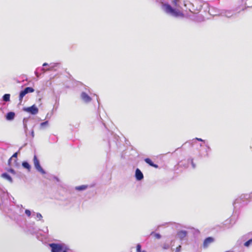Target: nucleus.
Segmentation results:
<instances>
[{
    "mask_svg": "<svg viewBox=\"0 0 252 252\" xmlns=\"http://www.w3.org/2000/svg\"><path fill=\"white\" fill-rule=\"evenodd\" d=\"M0 197L1 203L0 204V208L4 211L8 217L13 220L20 226H22L25 223V219L23 216V208L22 205L6 206L5 204V200L10 199L9 194L7 190L0 187Z\"/></svg>",
    "mask_w": 252,
    "mask_h": 252,
    "instance_id": "f257e3e1",
    "label": "nucleus"
},
{
    "mask_svg": "<svg viewBox=\"0 0 252 252\" xmlns=\"http://www.w3.org/2000/svg\"><path fill=\"white\" fill-rule=\"evenodd\" d=\"M163 10L168 14L174 17H183L184 14L179 10L173 8L168 3H164L162 5Z\"/></svg>",
    "mask_w": 252,
    "mask_h": 252,
    "instance_id": "f03ea898",
    "label": "nucleus"
},
{
    "mask_svg": "<svg viewBox=\"0 0 252 252\" xmlns=\"http://www.w3.org/2000/svg\"><path fill=\"white\" fill-rule=\"evenodd\" d=\"M68 246V245L63 243H51L49 244L51 252H63L65 249H67Z\"/></svg>",
    "mask_w": 252,
    "mask_h": 252,
    "instance_id": "7ed1b4c3",
    "label": "nucleus"
},
{
    "mask_svg": "<svg viewBox=\"0 0 252 252\" xmlns=\"http://www.w3.org/2000/svg\"><path fill=\"white\" fill-rule=\"evenodd\" d=\"M251 198L252 195L250 194H242L239 198L235 199L233 202V205L234 207H236L235 205L238 203L242 204V205H245L247 203V202H245V201H249Z\"/></svg>",
    "mask_w": 252,
    "mask_h": 252,
    "instance_id": "20e7f679",
    "label": "nucleus"
},
{
    "mask_svg": "<svg viewBox=\"0 0 252 252\" xmlns=\"http://www.w3.org/2000/svg\"><path fill=\"white\" fill-rule=\"evenodd\" d=\"M33 163L35 169L41 173L44 174H45V171L40 166L39 160L37 158L36 155L34 156L33 157Z\"/></svg>",
    "mask_w": 252,
    "mask_h": 252,
    "instance_id": "39448f33",
    "label": "nucleus"
},
{
    "mask_svg": "<svg viewBox=\"0 0 252 252\" xmlns=\"http://www.w3.org/2000/svg\"><path fill=\"white\" fill-rule=\"evenodd\" d=\"M23 110L32 115H35L38 112V109L35 105H33L30 107H24L23 108Z\"/></svg>",
    "mask_w": 252,
    "mask_h": 252,
    "instance_id": "423d86ee",
    "label": "nucleus"
},
{
    "mask_svg": "<svg viewBox=\"0 0 252 252\" xmlns=\"http://www.w3.org/2000/svg\"><path fill=\"white\" fill-rule=\"evenodd\" d=\"M29 231L32 234L36 233L37 231L40 230L35 225V223L33 222L32 223H30L27 226Z\"/></svg>",
    "mask_w": 252,
    "mask_h": 252,
    "instance_id": "0eeeda50",
    "label": "nucleus"
},
{
    "mask_svg": "<svg viewBox=\"0 0 252 252\" xmlns=\"http://www.w3.org/2000/svg\"><path fill=\"white\" fill-rule=\"evenodd\" d=\"M215 241V239L214 238L212 237H208L205 239L203 242V247L204 249L207 248L208 246L213 243Z\"/></svg>",
    "mask_w": 252,
    "mask_h": 252,
    "instance_id": "6e6552de",
    "label": "nucleus"
},
{
    "mask_svg": "<svg viewBox=\"0 0 252 252\" xmlns=\"http://www.w3.org/2000/svg\"><path fill=\"white\" fill-rule=\"evenodd\" d=\"M81 98L82 100L86 103H89L91 102L92 100L91 97L87 93L85 92H82L81 93Z\"/></svg>",
    "mask_w": 252,
    "mask_h": 252,
    "instance_id": "1a4fd4ad",
    "label": "nucleus"
},
{
    "mask_svg": "<svg viewBox=\"0 0 252 252\" xmlns=\"http://www.w3.org/2000/svg\"><path fill=\"white\" fill-rule=\"evenodd\" d=\"M206 149L203 153L199 152V156L200 157H208L209 154L208 153L211 151V148L209 146L208 143L205 144Z\"/></svg>",
    "mask_w": 252,
    "mask_h": 252,
    "instance_id": "9d476101",
    "label": "nucleus"
},
{
    "mask_svg": "<svg viewBox=\"0 0 252 252\" xmlns=\"http://www.w3.org/2000/svg\"><path fill=\"white\" fill-rule=\"evenodd\" d=\"M135 177L137 181H141L144 178L142 172L139 168H137L135 170Z\"/></svg>",
    "mask_w": 252,
    "mask_h": 252,
    "instance_id": "9b49d317",
    "label": "nucleus"
},
{
    "mask_svg": "<svg viewBox=\"0 0 252 252\" xmlns=\"http://www.w3.org/2000/svg\"><path fill=\"white\" fill-rule=\"evenodd\" d=\"M188 232L186 230H180L177 232V237L181 240H183L187 235Z\"/></svg>",
    "mask_w": 252,
    "mask_h": 252,
    "instance_id": "f8f14e48",
    "label": "nucleus"
},
{
    "mask_svg": "<svg viewBox=\"0 0 252 252\" xmlns=\"http://www.w3.org/2000/svg\"><path fill=\"white\" fill-rule=\"evenodd\" d=\"M32 217H33L34 219L37 220H40L43 222H44L43 217L42 215L39 213H35V212H32Z\"/></svg>",
    "mask_w": 252,
    "mask_h": 252,
    "instance_id": "ddd939ff",
    "label": "nucleus"
},
{
    "mask_svg": "<svg viewBox=\"0 0 252 252\" xmlns=\"http://www.w3.org/2000/svg\"><path fill=\"white\" fill-rule=\"evenodd\" d=\"M39 71H42L43 73H44L46 71H48L47 70V68H45L44 67H41V68H37L35 71H34V73H35V75L37 77H39L40 75V74L39 73Z\"/></svg>",
    "mask_w": 252,
    "mask_h": 252,
    "instance_id": "4468645a",
    "label": "nucleus"
},
{
    "mask_svg": "<svg viewBox=\"0 0 252 252\" xmlns=\"http://www.w3.org/2000/svg\"><path fill=\"white\" fill-rule=\"evenodd\" d=\"M15 116V114L13 112H9L5 115L6 119L8 121L13 120Z\"/></svg>",
    "mask_w": 252,
    "mask_h": 252,
    "instance_id": "2eb2a0df",
    "label": "nucleus"
},
{
    "mask_svg": "<svg viewBox=\"0 0 252 252\" xmlns=\"http://www.w3.org/2000/svg\"><path fill=\"white\" fill-rule=\"evenodd\" d=\"M144 161L151 166L154 167L156 168H157L158 167V165L155 164L149 158H146L144 159Z\"/></svg>",
    "mask_w": 252,
    "mask_h": 252,
    "instance_id": "dca6fc26",
    "label": "nucleus"
},
{
    "mask_svg": "<svg viewBox=\"0 0 252 252\" xmlns=\"http://www.w3.org/2000/svg\"><path fill=\"white\" fill-rule=\"evenodd\" d=\"M1 177L7 181H8L10 183L13 182V180L11 177L7 173H3L1 175Z\"/></svg>",
    "mask_w": 252,
    "mask_h": 252,
    "instance_id": "f3484780",
    "label": "nucleus"
},
{
    "mask_svg": "<svg viewBox=\"0 0 252 252\" xmlns=\"http://www.w3.org/2000/svg\"><path fill=\"white\" fill-rule=\"evenodd\" d=\"M60 64L59 63H51L49 65V67L47 68L48 71H53L55 68L58 67Z\"/></svg>",
    "mask_w": 252,
    "mask_h": 252,
    "instance_id": "a211bd4d",
    "label": "nucleus"
},
{
    "mask_svg": "<svg viewBox=\"0 0 252 252\" xmlns=\"http://www.w3.org/2000/svg\"><path fill=\"white\" fill-rule=\"evenodd\" d=\"M27 94L26 93V91H24V90H22L20 92V94H19V101H20V103H21L22 102V100H23V98L24 97V96Z\"/></svg>",
    "mask_w": 252,
    "mask_h": 252,
    "instance_id": "6ab92c4d",
    "label": "nucleus"
},
{
    "mask_svg": "<svg viewBox=\"0 0 252 252\" xmlns=\"http://www.w3.org/2000/svg\"><path fill=\"white\" fill-rule=\"evenodd\" d=\"M22 166L27 169H28L29 171L31 170V166L29 163V162L27 161H24L22 163Z\"/></svg>",
    "mask_w": 252,
    "mask_h": 252,
    "instance_id": "aec40b11",
    "label": "nucleus"
},
{
    "mask_svg": "<svg viewBox=\"0 0 252 252\" xmlns=\"http://www.w3.org/2000/svg\"><path fill=\"white\" fill-rule=\"evenodd\" d=\"M28 121L29 118H24L23 120V126L25 132H27V131L28 130L27 123Z\"/></svg>",
    "mask_w": 252,
    "mask_h": 252,
    "instance_id": "412c9836",
    "label": "nucleus"
},
{
    "mask_svg": "<svg viewBox=\"0 0 252 252\" xmlns=\"http://www.w3.org/2000/svg\"><path fill=\"white\" fill-rule=\"evenodd\" d=\"M87 185H81L79 186H77L75 187V189L78 191H82L88 188Z\"/></svg>",
    "mask_w": 252,
    "mask_h": 252,
    "instance_id": "4be33fe9",
    "label": "nucleus"
},
{
    "mask_svg": "<svg viewBox=\"0 0 252 252\" xmlns=\"http://www.w3.org/2000/svg\"><path fill=\"white\" fill-rule=\"evenodd\" d=\"M10 94H4L2 98V100L4 102H8L10 101Z\"/></svg>",
    "mask_w": 252,
    "mask_h": 252,
    "instance_id": "5701e85b",
    "label": "nucleus"
},
{
    "mask_svg": "<svg viewBox=\"0 0 252 252\" xmlns=\"http://www.w3.org/2000/svg\"><path fill=\"white\" fill-rule=\"evenodd\" d=\"M24 90L26 91L27 94L32 93L34 91L33 88L30 87H26Z\"/></svg>",
    "mask_w": 252,
    "mask_h": 252,
    "instance_id": "b1692460",
    "label": "nucleus"
},
{
    "mask_svg": "<svg viewBox=\"0 0 252 252\" xmlns=\"http://www.w3.org/2000/svg\"><path fill=\"white\" fill-rule=\"evenodd\" d=\"M48 125V121H46L44 122L40 123V127L41 129L44 128L45 127L47 126Z\"/></svg>",
    "mask_w": 252,
    "mask_h": 252,
    "instance_id": "393cba45",
    "label": "nucleus"
},
{
    "mask_svg": "<svg viewBox=\"0 0 252 252\" xmlns=\"http://www.w3.org/2000/svg\"><path fill=\"white\" fill-rule=\"evenodd\" d=\"M196 141H200V142H203L204 144H206V141L205 140H203L201 138H195L194 139H193L192 140H191V142L192 143H194Z\"/></svg>",
    "mask_w": 252,
    "mask_h": 252,
    "instance_id": "a878e982",
    "label": "nucleus"
},
{
    "mask_svg": "<svg viewBox=\"0 0 252 252\" xmlns=\"http://www.w3.org/2000/svg\"><path fill=\"white\" fill-rule=\"evenodd\" d=\"M188 163H190L191 166L193 169H194L196 167V165L195 163L193 162V160L192 158H189L188 160Z\"/></svg>",
    "mask_w": 252,
    "mask_h": 252,
    "instance_id": "bb28decb",
    "label": "nucleus"
},
{
    "mask_svg": "<svg viewBox=\"0 0 252 252\" xmlns=\"http://www.w3.org/2000/svg\"><path fill=\"white\" fill-rule=\"evenodd\" d=\"M251 245H252V238L249 239L244 243V246L246 247H248Z\"/></svg>",
    "mask_w": 252,
    "mask_h": 252,
    "instance_id": "cd10ccee",
    "label": "nucleus"
},
{
    "mask_svg": "<svg viewBox=\"0 0 252 252\" xmlns=\"http://www.w3.org/2000/svg\"><path fill=\"white\" fill-rule=\"evenodd\" d=\"M25 213L26 214V215L30 217H31V216H32V212L30 210H28V209H26L25 210Z\"/></svg>",
    "mask_w": 252,
    "mask_h": 252,
    "instance_id": "c85d7f7f",
    "label": "nucleus"
},
{
    "mask_svg": "<svg viewBox=\"0 0 252 252\" xmlns=\"http://www.w3.org/2000/svg\"><path fill=\"white\" fill-rule=\"evenodd\" d=\"M136 252H142L141 251V246L140 244H138L136 246Z\"/></svg>",
    "mask_w": 252,
    "mask_h": 252,
    "instance_id": "c756f323",
    "label": "nucleus"
},
{
    "mask_svg": "<svg viewBox=\"0 0 252 252\" xmlns=\"http://www.w3.org/2000/svg\"><path fill=\"white\" fill-rule=\"evenodd\" d=\"M170 245L168 244L165 243L162 246V248L164 250H167L169 248Z\"/></svg>",
    "mask_w": 252,
    "mask_h": 252,
    "instance_id": "7c9ffc66",
    "label": "nucleus"
},
{
    "mask_svg": "<svg viewBox=\"0 0 252 252\" xmlns=\"http://www.w3.org/2000/svg\"><path fill=\"white\" fill-rule=\"evenodd\" d=\"M172 2L173 4L175 6H178L179 0H173Z\"/></svg>",
    "mask_w": 252,
    "mask_h": 252,
    "instance_id": "2f4dec72",
    "label": "nucleus"
},
{
    "mask_svg": "<svg viewBox=\"0 0 252 252\" xmlns=\"http://www.w3.org/2000/svg\"><path fill=\"white\" fill-rule=\"evenodd\" d=\"M232 15V14L229 11H227V12H225V16H226L227 17H230Z\"/></svg>",
    "mask_w": 252,
    "mask_h": 252,
    "instance_id": "473e14b6",
    "label": "nucleus"
},
{
    "mask_svg": "<svg viewBox=\"0 0 252 252\" xmlns=\"http://www.w3.org/2000/svg\"><path fill=\"white\" fill-rule=\"evenodd\" d=\"M8 171L11 173L12 174H15V170L12 169V168H10L8 170Z\"/></svg>",
    "mask_w": 252,
    "mask_h": 252,
    "instance_id": "72a5a7b5",
    "label": "nucleus"
},
{
    "mask_svg": "<svg viewBox=\"0 0 252 252\" xmlns=\"http://www.w3.org/2000/svg\"><path fill=\"white\" fill-rule=\"evenodd\" d=\"M155 236L156 238L158 239L161 238V237L160 234H159V233H155Z\"/></svg>",
    "mask_w": 252,
    "mask_h": 252,
    "instance_id": "f704fd0d",
    "label": "nucleus"
},
{
    "mask_svg": "<svg viewBox=\"0 0 252 252\" xmlns=\"http://www.w3.org/2000/svg\"><path fill=\"white\" fill-rule=\"evenodd\" d=\"M181 246L180 245L176 248V252H180L181 251Z\"/></svg>",
    "mask_w": 252,
    "mask_h": 252,
    "instance_id": "c9c22d12",
    "label": "nucleus"
},
{
    "mask_svg": "<svg viewBox=\"0 0 252 252\" xmlns=\"http://www.w3.org/2000/svg\"><path fill=\"white\" fill-rule=\"evenodd\" d=\"M18 152H16V153H15L13 155V156H12L11 158H16L17 157V156H18Z\"/></svg>",
    "mask_w": 252,
    "mask_h": 252,
    "instance_id": "e433bc0d",
    "label": "nucleus"
},
{
    "mask_svg": "<svg viewBox=\"0 0 252 252\" xmlns=\"http://www.w3.org/2000/svg\"><path fill=\"white\" fill-rule=\"evenodd\" d=\"M70 250L69 247H67V249H65L63 252H68Z\"/></svg>",
    "mask_w": 252,
    "mask_h": 252,
    "instance_id": "4c0bfd02",
    "label": "nucleus"
},
{
    "mask_svg": "<svg viewBox=\"0 0 252 252\" xmlns=\"http://www.w3.org/2000/svg\"><path fill=\"white\" fill-rule=\"evenodd\" d=\"M49 64H48V63H44L43 64L42 66H43V67H45V66H49Z\"/></svg>",
    "mask_w": 252,
    "mask_h": 252,
    "instance_id": "58836bf2",
    "label": "nucleus"
},
{
    "mask_svg": "<svg viewBox=\"0 0 252 252\" xmlns=\"http://www.w3.org/2000/svg\"><path fill=\"white\" fill-rule=\"evenodd\" d=\"M43 232L45 233H48V228L47 227H46L45 229V230H43Z\"/></svg>",
    "mask_w": 252,
    "mask_h": 252,
    "instance_id": "ea45409f",
    "label": "nucleus"
},
{
    "mask_svg": "<svg viewBox=\"0 0 252 252\" xmlns=\"http://www.w3.org/2000/svg\"><path fill=\"white\" fill-rule=\"evenodd\" d=\"M31 135H32V137H33L34 136V131L33 129L31 131Z\"/></svg>",
    "mask_w": 252,
    "mask_h": 252,
    "instance_id": "a19ab883",
    "label": "nucleus"
},
{
    "mask_svg": "<svg viewBox=\"0 0 252 252\" xmlns=\"http://www.w3.org/2000/svg\"><path fill=\"white\" fill-rule=\"evenodd\" d=\"M54 178L58 182H59V179L57 177H56V176H54Z\"/></svg>",
    "mask_w": 252,
    "mask_h": 252,
    "instance_id": "79ce46f5",
    "label": "nucleus"
},
{
    "mask_svg": "<svg viewBox=\"0 0 252 252\" xmlns=\"http://www.w3.org/2000/svg\"><path fill=\"white\" fill-rule=\"evenodd\" d=\"M202 144H200V147H202Z\"/></svg>",
    "mask_w": 252,
    "mask_h": 252,
    "instance_id": "37998d69",
    "label": "nucleus"
},
{
    "mask_svg": "<svg viewBox=\"0 0 252 252\" xmlns=\"http://www.w3.org/2000/svg\"><path fill=\"white\" fill-rule=\"evenodd\" d=\"M22 148V147L20 148L19 151Z\"/></svg>",
    "mask_w": 252,
    "mask_h": 252,
    "instance_id": "c03bdc74",
    "label": "nucleus"
},
{
    "mask_svg": "<svg viewBox=\"0 0 252 252\" xmlns=\"http://www.w3.org/2000/svg\"><path fill=\"white\" fill-rule=\"evenodd\" d=\"M142 252H147L145 251H143Z\"/></svg>",
    "mask_w": 252,
    "mask_h": 252,
    "instance_id": "a18cd8bd",
    "label": "nucleus"
},
{
    "mask_svg": "<svg viewBox=\"0 0 252 252\" xmlns=\"http://www.w3.org/2000/svg\"><path fill=\"white\" fill-rule=\"evenodd\" d=\"M251 195H252V192L250 193Z\"/></svg>",
    "mask_w": 252,
    "mask_h": 252,
    "instance_id": "49530a36",
    "label": "nucleus"
},
{
    "mask_svg": "<svg viewBox=\"0 0 252 252\" xmlns=\"http://www.w3.org/2000/svg\"><path fill=\"white\" fill-rule=\"evenodd\" d=\"M154 234V232H152L151 233V235H152V234Z\"/></svg>",
    "mask_w": 252,
    "mask_h": 252,
    "instance_id": "de8ad7c7",
    "label": "nucleus"
}]
</instances>
